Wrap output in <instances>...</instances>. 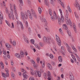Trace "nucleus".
<instances>
[{"label": "nucleus", "instance_id": "obj_1", "mask_svg": "<svg viewBox=\"0 0 80 80\" xmlns=\"http://www.w3.org/2000/svg\"><path fill=\"white\" fill-rule=\"evenodd\" d=\"M27 13L29 16V17L31 20H32L33 19V17H34L35 18H37V14H36V13H35V11L33 9H31V13L30 11L28 10Z\"/></svg>", "mask_w": 80, "mask_h": 80}, {"label": "nucleus", "instance_id": "obj_2", "mask_svg": "<svg viewBox=\"0 0 80 80\" xmlns=\"http://www.w3.org/2000/svg\"><path fill=\"white\" fill-rule=\"evenodd\" d=\"M66 15L65 17V19L66 24L68 25H69L70 26L72 27V22L70 19H69L68 20V12L67 10H66Z\"/></svg>", "mask_w": 80, "mask_h": 80}, {"label": "nucleus", "instance_id": "obj_3", "mask_svg": "<svg viewBox=\"0 0 80 80\" xmlns=\"http://www.w3.org/2000/svg\"><path fill=\"white\" fill-rule=\"evenodd\" d=\"M43 40V42L47 43L49 44H50L52 42V40L50 37L47 38L45 36L44 37Z\"/></svg>", "mask_w": 80, "mask_h": 80}, {"label": "nucleus", "instance_id": "obj_4", "mask_svg": "<svg viewBox=\"0 0 80 80\" xmlns=\"http://www.w3.org/2000/svg\"><path fill=\"white\" fill-rule=\"evenodd\" d=\"M51 18L52 21H55V20H57V19L59 21L60 17L59 16H57V14L55 12H54L53 15L51 17Z\"/></svg>", "mask_w": 80, "mask_h": 80}, {"label": "nucleus", "instance_id": "obj_5", "mask_svg": "<svg viewBox=\"0 0 80 80\" xmlns=\"http://www.w3.org/2000/svg\"><path fill=\"white\" fill-rule=\"evenodd\" d=\"M13 10H14V13L15 15L16 19L17 20H18V11H17V10L16 8V7L15 4L13 5Z\"/></svg>", "mask_w": 80, "mask_h": 80}, {"label": "nucleus", "instance_id": "obj_6", "mask_svg": "<svg viewBox=\"0 0 80 80\" xmlns=\"http://www.w3.org/2000/svg\"><path fill=\"white\" fill-rule=\"evenodd\" d=\"M56 40L57 42V43L59 46V47H60L61 46V40H60V38H59V37L58 36V35H56Z\"/></svg>", "mask_w": 80, "mask_h": 80}, {"label": "nucleus", "instance_id": "obj_7", "mask_svg": "<svg viewBox=\"0 0 80 80\" xmlns=\"http://www.w3.org/2000/svg\"><path fill=\"white\" fill-rule=\"evenodd\" d=\"M34 75L35 77H41V72L40 71H38L37 70H35L34 72Z\"/></svg>", "mask_w": 80, "mask_h": 80}, {"label": "nucleus", "instance_id": "obj_8", "mask_svg": "<svg viewBox=\"0 0 80 80\" xmlns=\"http://www.w3.org/2000/svg\"><path fill=\"white\" fill-rule=\"evenodd\" d=\"M21 18L22 20H24L25 18V19H27V18H28L27 14L22 13H21Z\"/></svg>", "mask_w": 80, "mask_h": 80}, {"label": "nucleus", "instance_id": "obj_9", "mask_svg": "<svg viewBox=\"0 0 80 80\" xmlns=\"http://www.w3.org/2000/svg\"><path fill=\"white\" fill-rule=\"evenodd\" d=\"M74 6H75L77 8H79V10H80V6L77 0L75 1V2L74 3Z\"/></svg>", "mask_w": 80, "mask_h": 80}, {"label": "nucleus", "instance_id": "obj_10", "mask_svg": "<svg viewBox=\"0 0 80 80\" xmlns=\"http://www.w3.org/2000/svg\"><path fill=\"white\" fill-rule=\"evenodd\" d=\"M9 18L11 19L12 18V20H14L15 18H14V15H13V13H10L8 14Z\"/></svg>", "mask_w": 80, "mask_h": 80}, {"label": "nucleus", "instance_id": "obj_11", "mask_svg": "<svg viewBox=\"0 0 80 80\" xmlns=\"http://www.w3.org/2000/svg\"><path fill=\"white\" fill-rule=\"evenodd\" d=\"M66 44H65V45L68 48V52H69V53H73V52H72V51H71V48H70V47L69 46H68V44H67V43H66Z\"/></svg>", "mask_w": 80, "mask_h": 80}, {"label": "nucleus", "instance_id": "obj_12", "mask_svg": "<svg viewBox=\"0 0 80 80\" xmlns=\"http://www.w3.org/2000/svg\"><path fill=\"white\" fill-rule=\"evenodd\" d=\"M15 56L17 58H22V57H23V56H21L18 53H16L15 54Z\"/></svg>", "mask_w": 80, "mask_h": 80}, {"label": "nucleus", "instance_id": "obj_13", "mask_svg": "<svg viewBox=\"0 0 80 80\" xmlns=\"http://www.w3.org/2000/svg\"><path fill=\"white\" fill-rule=\"evenodd\" d=\"M10 13H13V9L12 6L11 4L10 7Z\"/></svg>", "mask_w": 80, "mask_h": 80}, {"label": "nucleus", "instance_id": "obj_14", "mask_svg": "<svg viewBox=\"0 0 80 80\" xmlns=\"http://www.w3.org/2000/svg\"><path fill=\"white\" fill-rule=\"evenodd\" d=\"M44 3L47 6H48V7L49 6V2H48V0H45Z\"/></svg>", "mask_w": 80, "mask_h": 80}, {"label": "nucleus", "instance_id": "obj_15", "mask_svg": "<svg viewBox=\"0 0 80 80\" xmlns=\"http://www.w3.org/2000/svg\"><path fill=\"white\" fill-rule=\"evenodd\" d=\"M30 72L32 75H34V72H33V68H30Z\"/></svg>", "mask_w": 80, "mask_h": 80}, {"label": "nucleus", "instance_id": "obj_16", "mask_svg": "<svg viewBox=\"0 0 80 80\" xmlns=\"http://www.w3.org/2000/svg\"><path fill=\"white\" fill-rule=\"evenodd\" d=\"M0 66L1 67V68L2 69H4V65H3V62H1Z\"/></svg>", "mask_w": 80, "mask_h": 80}, {"label": "nucleus", "instance_id": "obj_17", "mask_svg": "<svg viewBox=\"0 0 80 80\" xmlns=\"http://www.w3.org/2000/svg\"><path fill=\"white\" fill-rule=\"evenodd\" d=\"M63 28L64 30H66L68 29V27L66 24H63Z\"/></svg>", "mask_w": 80, "mask_h": 80}, {"label": "nucleus", "instance_id": "obj_18", "mask_svg": "<svg viewBox=\"0 0 80 80\" xmlns=\"http://www.w3.org/2000/svg\"><path fill=\"white\" fill-rule=\"evenodd\" d=\"M60 20L62 22H64L65 20L64 19V17H63V15H61V17Z\"/></svg>", "mask_w": 80, "mask_h": 80}, {"label": "nucleus", "instance_id": "obj_19", "mask_svg": "<svg viewBox=\"0 0 80 80\" xmlns=\"http://www.w3.org/2000/svg\"><path fill=\"white\" fill-rule=\"evenodd\" d=\"M58 60L59 62H62V57L60 56H59Z\"/></svg>", "mask_w": 80, "mask_h": 80}, {"label": "nucleus", "instance_id": "obj_20", "mask_svg": "<svg viewBox=\"0 0 80 80\" xmlns=\"http://www.w3.org/2000/svg\"><path fill=\"white\" fill-rule=\"evenodd\" d=\"M48 67L50 70H52V67L51 65L49 63H48L47 65Z\"/></svg>", "mask_w": 80, "mask_h": 80}, {"label": "nucleus", "instance_id": "obj_21", "mask_svg": "<svg viewBox=\"0 0 80 80\" xmlns=\"http://www.w3.org/2000/svg\"><path fill=\"white\" fill-rule=\"evenodd\" d=\"M59 30L60 32V33H61L62 35L63 36V35H64V34L63 33V31H62V29L61 28H59Z\"/></svg>", "mask_w": 80, "mask_h": 80}, {"label": "nucleus", "instance_id": "obj_22", "mask_svg": "<svg viewBox=\"0 0 80 80\" xmlns=\"http://www.w3.org/2000/svg\"><path fill=\"white\" fill-rule=\"evenodd\" d=\"M5 45L7 48H11V46L8 43L6 44Z\"/></svg>", "mask_w": 80, "mask_h": 80}, {"label": "nucleus", "instance_id": "obj_23", "mask_svg": "<svg viewBox=\"0 0 80 80\" xmlns=\"http://www.w3.org/2000/svg\"><path fill=\"white\" fill-rule=\"evenodd\" d=\"M0 19H3V16L1 12H0Z\"/></svg>", "mask_w": 80, "mask_h": 80}, {"label": "nucleus", "instance_id": "obj_24", "mask_svg": "<svg viewBox=\"0 0 80 80\" xmlns=\"http://www.w3.org/2000/svg\"><path fill=\"white\" fill-rule=\"evenodd\" d=\"M69 77L71 80H74V77L72 75H70Z\"/></svg>", "mask_w": 80, "mask_h": 80}, {"label": "nucleus", "instance_id": "obj_25", "mask_svg": "<svg viewBox=\"0 0 80 80\" xmlns=\"http://www.w3.org/2000/svg\"><path fill=\"white\" fill-rule=\"evenodd\" d=\"M24 40L27 43H29V42L28 41V39L27 38H24Z\"/></svg>", "mask_w": 80, "mask_h": 80}, {"label": "nucleus", "instance_id": "obj_26", "mask_svg": "<svg viewBox=\"0 0 80 80\" xmlns=\"http://www.w3.org/2000/svg\"><path fill=\"white\" fill-rule=\"evenodd\" d=\"M71 47L72 48V49H73V50L74 51H75V52H77V49H76L75 48V47H74V46L71 45Z\"/></svg>", "mask_w": 80, "mask_h": 80}, {"label": "nucleus", "instance_id": "obj_27", "mask_svg": "<svg viewBox=\"0 0 80 80\" xmlns=\"http://www.w3.org/2000/svg\"><path fill=\"white\" fill-rule=\"evenodd\" d=\"M35 46L36 47V48H38V49L39 50H40V47L38 46V45L37 44H35Z\"/></svg>", "mask_w": 80, "mask_h": 80}, {"label": "nucleus", "instance_id": "obj_28", "mask_svg": "<svg viewBox=\"0 0 80 80\" xmlns=\"http://www.w3.org/2000/svg\"><path fill=\"white\" fill-rule=\"evenodd\" d=\"M67 8L68 10V11H69V12L70 13L72 12V10H71V9H70V6H68L67 7Z\"/></svg>", "mask_w": 80, "mask_h": 80}, {"label": "nucleus", "instance_id": "obj_29", "mask_svg": "<svg viewBox=\"0 0 80 80\" xmlns=\"http://www.w3.org/2000/svg\"><path fill=\"white\" fill-rule=\"evenodd\" d=\"M45 29L46 30V31L48 32V33L50 32V29H49V28H48V27H46L45 28Z\"/></svg>", "mask_w": 80, "mask_h": 80}, {"label": "nucleus", "instance_id": "obj_30", "mask_svg": "<svg viewBox=\"0 0 80 80\" xmlns=\"http://www.w3.org/2000/svg\"><path fill=\"white\" fill-rule=\"evenodd\" d=\"M38 12L40 14H41V13H42V9H41V8H40V7H39L38 8Z\"/></svg>", "mask_w": 80, "mask_h": 80}, {"label": "nucleus", "instance_id": "obj_31", "mask_svg": "<svg viewBox=\"0 0 80 80\" xmlns=\"http://www.w3.org/2000/svg\"><path fill=\"white\" fill-rule=\"evenodd\" d=\"M21 71L24 73H27V72L26 70H25L24 69L22 68L21 69Z\"/></svg>", "mask_w": 80, "mask_h": 80}, {"label": "nucleus", "instance_id": "obj_32", "mask_svg": "<svg viewBox=\"0 0 80 80\" xmlns=\"http://www.w3.org/2000/svg\"><path fill=\"white\" fill-rule=\"evenodd\" d=\"M23 75L24 78H25V79H27V78L28 77V75L25 74V73H23Z\"/></svg>", "mask_w": 80, "mask_h": 80}, {"label": "nucleus", "instance_id": "obj_33", "mask_svg": "<svg viewBox=\"0 0 80 80\" xmlns=\"http://www.w3.org/2000/svg\"><path fill=\"white\" fill-rule=\"evenodd\" d=\"M41 20H42V22H44L45 23H46V24H47V21L45 19H43L42 18H41Z\"/></svg>", "mask_w": 80, "mask_h": 80}, {"label": "nucleus", "instance_id": "obj_34", "mask_svg": "<svg viewBox=\"0 0 80 80\" xmlns=\"http://www.w3.org/2000/svg\"><path fill=\"white\" fill-rule=\"evenodd\" d=\"M50 3L52 5H54L55 4H54V1H55V0H50Z\"/></svg>", "mask_w": 80, "mask_h": 80}, {"label": "nucleus", "instance_id": "obj_35", "mask_svg": "<svg viewBox=\"0 0 80 80\" xmlns=\"http://www.w3.org/2000/svg\"><path fill=\"white\" fill-rule=\"evenodd\" d=\"M49 13L50 16H52V9H49Z\"/></svg>", "mask_w": 80, "mask_h": 80}, {"label": "nucleus", "instance_id": "obj_36", "mask_svg": "<svg viewBox=\"0 0 80 80\" xmlns=\"http://www.w3.org/2000/svg\"><path fill=\"white\" fill-rule=\"evenodd\" d=\"M20 55H21V56H22L23 57H24V53L23 52V51H20Z\"/></svg>", "mask_w": 80, "mask_h": 80}, {"label": "nucleus", "instance_id": "obj_37", "mask_svg": "<svg viewBox=\"0 0 80 80\" xmlns=\"http://www.w3.org/2000/svg\"><path fill=\"white\" fill-rule=\"evenodd\" d=\"M7 53H8L7 57L8 58H10V55H9V53H10V52H9V51H8L7 52Z\"/></svg>", "mask_w": 80, "mask_h": 80}, {"label": "nucleus", "instance_id": "obj_38", "mask_svg": "<svg viewBox=\"0 0 80 80\" xmlns=\"http://www.w3.org/2000/svg\"><path fill=\"white\" fill-rule=\"evenodd\" d=\"M11 74L12 77V78H14V77H15V74L13 72H11Z\"/></svg>", "mask_w": 80, "mask_h": 80}, {"label": "nucleus", "instance_id": "obj_39", "mask_svg": "<svg viewBox=\"0 0 80 80\" xmlns=\"http://www.w3.org/2000/svg\"><path fill=\"white\" fill-rule=\"evenodd\" d=\"M42 68H45V62H43L42 64Z\"/></svg>", "mask_w": 80, "mask_h": 80}, {"label": "nucleus", "instance_id": "obj_40", "mask_svg": "<svg viewBox=\"0 0 80 80\" xmlns=\"http://www.w3.org/2000/svg\"><path fill=\"white\" fill-rule=\"evenodd\" d=\"M2 75L3 77H4V78H6L7 77V76H6V74L5 73H2Z\"/></svg>", "mask_w": 80, "mask_h": 80}, {"label": "nucleus", "instance_id": "obj_41", "mask_svg": "<svg viewBox=\"0 0 80 80\" xmlns=\"http://www.w3.org/2000/svg\"><path fill=\"white\" fill-rule=\"evenodd\" d=\"M67 32H68V33L69 35H71V32H70V30H68Z\"/></svg>", "mask_w": 80, "mask_h": 80}, {"label": "nucleus", "instance_id": "obj_42", "mask_svg": "<svg viewBox=\"0 0 80 80\" xmlns=\"http://www.w3.org/2000/svg\"><path fill=\"white\" fill-rule=\"evenodd\" d=\"M40 59V57H38L37 58V63H39Z\"/></svg>", "mask_w": 80, "mask_h": 80}, {"label": "nucleus", "instance_id": "obj_43", "mask_svg": "<svg viewBox=\"0 0 80 80\" xmlns=\"http://www.w3.org/2000/svg\"><path fill=\"white\" fill-rule=\"evenodd\" d=\"M31 43H32V44H34V43H35V40H34V39H32L31 40H30Z\"/></svg>", "mask_w": 80, "mask_h": 80}, {"label": "nucleus", "instance_id": "obj_44", "mask_svg": "<svg viewBox=\"0 0 80 80\" xmlns=\"http://www.w3.org/2000/svg\"><path fill=\"white\" fill-rule=\"evenodd\" d=\"M24 54L25 55H26V56H27V55H28L27 51L25 50H24Z\"/></svg>", "mask_w": 80, "mask_h": 80}, {"label": "nucleus", "instance_id": "obj_45", "mask_svg": "<svg viewBox=\"0 0 80 80\" xmlns=\"http://www.w3.org/2000/svg\"><path fill=\"white\" fill-rule=\"evenodd\" d=\"M39 44L40 46V47H42L43 46V43L42 42H39Z\"/></svg>", "mask_w": 80, "mask_h": 80}, {"label": "nucleus", "instance_id": "obj_46", "mask_svg": "<svg viewBox=\"0 0 80 80\" xmlns=\"http://www.w3.org/2000/svg\"><path fill=\"white\" fill-rule=\"evenodd\" d=\"M12 45L13 46H15V45H16V42L15 41H13Z\"/></svg>", "mask_w": 80, "mask_h": 80}, {"label": "nucleus", "instance_id": "obj_47", "mask_svg": "<svg viewBox=\"0 0 80 80\" xmlns=\"http://www.w3.org/2000/svg\"><path fill=\"white\" fill-rule=\"evenodd\" d=\"M48 77V80H52V76H49Z\"/></svg>", "mask_w": 80, "mask_h": 80}, {"label": "nucleus", "instance_id": "obj_48", "mask_svg": "<svg viewBox=\"0 0 80 80\" xmlns=\"http://www.w3.org/2000/svg\"><path fill=\"white\" fill-rule=\"evenodd\" d=\"M48 77H51V73L49 71H48Z\"/></svg>", "mask_w": 80, "mask_h": 80}, {"label": "nucleus", "instance_id": "obj_49", "mask_svg": "<svg viewBox=\"0 0 80 80\" xmlns=\"http://www.w3.org/2000/svg\"><path fill=\"white\" fill-rule=\"evenodd\" d=\"M49 57L51 58H53V55L52 54H50L49 55Z\"/></svg>", "mask_w": 80, "mask_h": 80}, {"label": "nucleus", "instance_id": "obj_50", "mask_svg": "<svg viewBox=\"0 0 80 80\" xmlns=\"http://www.w3.org/2000/svg\"><path fill=\"white\" fill-rule=\"evenodd\" d=\"M12 26L11 27V28H14V25L13 24V23L12 22Z\"/></svg>", "mask_w": 80, "mask_h": 80}, {"label": "nucleus", "instance_id": "obj_51", "mask_svg": "<svg viewBox=\"0 0 80 80\" xmlns=\"http://www.w3.org/2000/svg\"><path fill=\"white\" fill-rule=\"evenodd\" d=\"M61 5L62 7L63 8H65V6H64V4L62 2H61Z\"/></svg>", "mask_w": 80, "mask_h": 80}, {"label": "nucleus", "instance_id": "obj_52", "mask_svg": "<svg viewBox=\"0 0 80 80\" xmlns=\"http://www.w3.org/2000/svg\"><path fill=\"white\" fill-rule=\"evenodd\" d=\"M74 13L76 17L77 18H79V17H78V16L77 15V14H76L75 12H74Z\"/></svg>", "mask_w": 80, "mask_h": 80}, {"label": "nucleus", "instance_id": "obj_53", "mask_svg": "<svg viewBox=\"0 0 80 80\" xmlns=\"http://www.w3.org/2000/svg\"><path fill=\"white\" fill-rule=\"evenodd\" d=\"M61 49L62 50H63L64 52L65 51V50L64 49V47L62 46L61 47Z\"/></svg>", "mask_w": 80, "mask_h": 80}, {"label": "nucleus", "instance_id": "obj_54", "mask_svg": "<svg viewBox=\"0 0 80 80\" xmlns=\"http://www.w3.org/2000/svg\"><path fill=\"white\" fill-rule=\"evenodd\" d=\"M3 20V19H0V24H2V20Z\"/></svg>", "mask_w": 80, "mask_h": 80}, {"label": "nucleus", "instance_id": "obj_55", "mask_svg": "<svg viewBox=\"0 0 80 80\" xmlns=\"http://www.w3.org/2000/svg\"><path fill=\"white\" fill-rule=\"evenodd\" d=\"M29 80H34V78L32 77H30Z\"/></svg>", "mask_w": 80, "mask_h": 80}, {"label": "nucleus", "instance_id": "obj_56", "mask_svg": "<svg viewBox=\"0 0 80 80\" xmlns=\"http://www.w3.org/2000/svg\"><path fill=\"white\" fill-rule=\"evenodd\" d=\"M5 10H6V13H8V8H6Z\"/></svg>", "mask_w": 80, "mask_h": 80}, {"label": "nucleus", "instance_id": "obj_57", "mask_svg": "<svg viewBox=\"0 0 80 80\" xmlns=\"http://www.w3.org/2000/svg\"><path fill=\"white\" fill-rule=\"evenodd\" d=\"M59 10L61 13V15H62V9H59Z\"/></svg>", "mask_w": 80, "mask_h": 80}, {"label": "nucleus", "instance_id": "obj_58", "mask_svg": "<svg viewBox=\"0 0 80 80\" xmlns=\"http://www.w3.org/2000/svg\"><path fill=\"white\" fill-rule=\"evenodd\" d=\"M22 22H21V21H17V23H18V25L19 24H20V23Z\"/></svg>", "mask_w": 80, "mask_h": 80}, {"label": "nucleus", "instance_id": "obj_59", "mask_svg": "<svg viewBox=\"0 0 80 80\" xmlns=\"http://www.w3.org/2000/svg\"><path fill=\"white\" fill-rule=\"evenodd\" d=\"M11 64L12 65H14V63L13 62V61L12 60L11 61Z\"/></svg>", "mask_w": 80, "mask_h": 80}, {"label": "nucleus", "instance_id": "obj_60", "mask_svg": "<svg viewBox=\"0 0 80 80\" xmlns=\"http://www.w3.org/2000/svg\"><path fill=\"white\" fill-rule=\"evenodd\" d=\"M12 70L13 72H15V68L14 67H13L12 68Z\"/></svg>", "mask_w": 80, "mask_h": 80}, {"label": "nucleus", "instance_id": "obj_61", "mask_svg": "<svg viewBox=\"0 0 80 80\" xmlns=\"http://www.w3.org/2000/svg\"><path fill=\"white\" fill-rule=\"evenodd\" d=\"M19 1L21 4H22L23 1H22V0H19Z\"/></svg>", "mask_w": 80, "mask_h": 80}, {"label": "nucleus", "instance_id": "obj_62", "mask_svg": "<svg viewBox=\"0 0 80 80\" xmlns=\"http://www.w3.org/2000/svg\"><path fill=\"white\" fill-rule=\"evenodd\" d=\"M73 29L76 33H77V28H76L74 27Z\"/></svg>", "mask_w": 80, "mask_h": 80}, {"label": "nucleus", "instance_id": "obj_63", "mask_svg": "<svg viewBox=\"0 0 80 80\" xmlns=\"http://www.w3.org/2000/svg\"><path fill=\"white\" fill-rule=\"evenodd\" d=\"M21 29L22 30L24 29V28L23 27V25L22 26H21Z\"/></svg>", "mask_w": 80, "mask_h": 80}, {"label": "nucleus", "instance_id": "obj_64", "mask_svg": "<svg viewBox=\"0 0 80 80\" xmlns=\"http://www.w3.org/2000/svg\"><path fill=\"white\" fill-rule=\"evenodd\" d=\"M31 62H32V63H33V64H34V63H35V61H33V60H31Z\"/></svg>", "mask_w": 80, "mask_h": 80}]
</instances>
